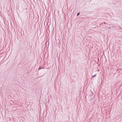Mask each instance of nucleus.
I'll return each instance as SVG.
<instances>
[{"label": "nucleus", "instance_id": "f03ea898", "mask_svg": "<svg viewBox=\"0 0 122 122\" xmlns=\"http://www.w3.org/2000/svg\"><path fill=\"white\" fill-rule=\"evenodd\" d=\"M41 68H41V67H40L39 68V70H40Z\"/></svg>", "mask_w": 122, "mask_h": 122}, {"label": "nucleus", "instance_id": "20e7f679", "mask_svg": "<svg viewBox=\"0 0 122 122\" xmlns=\"http://www.w3.org/2000/svg\"><path fill=\"white\" fill-rule=\"evenodd\" d=\"M103 24V23H101V24H99V25H101V24L102 25V24Z\"/></svg>", "mask_w": 122, "mask_h": 122}, {"label": "nucleus", "instance_id": "423d86ee", "mask_svg": "<svg viewBox=\"0 0 122 122\" xmlns=\"http://www.w3.org/2000/svg\"><path fill=\"white\" fill-rule=\"evenodd\" d=\"M119 70V68H118V69H117V71H118Z\"/></svg>", "mask_w": 122, "mask_h": 122}, {"label": "nucleus", "instance_id": "39448f33", "mask_svg": "<svg viewBox=\"0 0 122 122\" xmlns=\"http://www.w3.org/2000/svg\"><path fill=\"white\" fill-rule=\"evenodd\" d=\"M103 23L104 24H106V22H103Z\"/></svg>", "mask_w": 122, "mask_h": 122}, {"label": "nucleus", "instance_id": "f257e3e1", "mask_svg": "<svg viewBox=\"0 0 122 122\" xmlns=\"http://www.w3.org/2000/svg\"><path fill=\"white\" fill-rule=\"evenodd\" d=\"M80 14V12H79V13H78L77 14V16H78Z\"/></svg>", "mask_w": 122, "mask_h": 122}, {"label": "nucleus", "instance_id": "7ed1b4c3", "mask_svg": "<svg viewBox=\"0 0 122 122\" xmlns=\"http://www.w3.org/2000/svg\"><path fill=\"white\" fill-rule=\"evenodd\" d=\"M96 75V74L94 76H92V77H94Z\"/></svg>", "mask_w": 122, "mask_h": 122}]
</instances>
